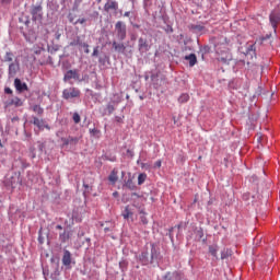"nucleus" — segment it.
Wrapping results in <instances>:
<instances>
[{
    "mask_svg": "<svg viewBox=\"0 0 280 280\" xmlns=\"http://www.w3.org/2000/svg\"><path fill=\"white\" fill-rule=\"evenodd\" d=\"M159 249H156V246L154 244L150 245V250L142 252L140 255V260L144 266H148V264H154L159 259Z\"/></svg>",
    "mask_w": 280,
    "mask_h": 280,
    "instance_id": "nucleus-1",
    "label": "nucleus"
},
{
    "mask_svg": "<svg viewBox=\"0 0 280 280\" xmlns=\"http://www.w3.org/2000/svg\"><path fill=\"white\" fill-rule=\"evenodd\" d=\"M269 21L275 32H277V25L280 23V2L279 4L271 11L269 15Z\"/></svg>",
    "mask_w": 280,
    "mask_h": 280,
    "instance_id": "nucleus-2",
    "label": "nucleus"
},
{
    "mask_svg": "<svg viewBox=\"0 0 280 280\" xmlns=\"http://www.w3.org/2000/svg\"><path fill=\"white\" fill-rule=\"evenodd\" d=\"M152 49V44L145 37H140L138 39V50L140 54H148V51Z\"/></svg>",
    "mask_w": 280,
    "mask_h": 280,
    "instance_id": "nucleus-3",
    "label": "nucleus"
},
{
    "mask_svg": "<svg viewBox=\"0 0 280 280\" xmlns=\"http://www.w3.org/2000/svg\"><path fill=\"white\" fill-rule=\"evenodd\" d=\"M115 30L118 40H126V24L121 21H118L115 25Z\"/></svg>",
    "mask_w": 280,
    "mask_h": 280,
    "instance_id": "nucleus-4",
    "label": "nucleus"
},
{
    "mask_svg": "<svg viewBox=\"0 0 280 280\" xmlns=\"http://www.w3.org/2000/svg\"><path fill=\"white\" fill-rule=\"evenodd\" d=\"M31 14L33 21H43V5H32L31 8Z\"/></svg>",
    "mask_w": 280,
    "mask_h": 280,
    "instance_id": "nucleus-5",
    "label": "nucleus"
},
{
    "mask_svg": "<svg viewBox=\"0 0 280 280\" xmlns=\"http://www.w3.org/2000/svg\"><path fill=\"white\" fill-rule=\"evenodd\" d=\"M80 95V90L77 88H68L62 92L63 100H73Z\"/></svg>",
    "mask_w": 280,
    "mask_h": 280,
    "instance_id": "nucleus-6",
    "label": "nucleus"
},
{
    "mask_svg": "<svg viewBox=\"0 0 280 280\" xmlns=\"http://www.w3.org/2000/svg\"><path fill=\"white\" fill-rule=\"evenodd\" d=\"M65 82L68 80H80V74L78 70H68L63 77Z\"/></svg>",
    "mask_w": 280,
    "mask_h": 280,
    "instance_id": "nucleus-7",
    "label": "nucleus"
},
{
    "mask_svg": "<svg viewBox=\"0 0 280 280\" xmlns=\"http://www.w3.org/2000/svg\"><path fill=\"white\" fill-rule=\"evenodd\" d=\"M33 124L34 126H37L39 130H44V128H47L49 130V125H45V120L36 116H33Z\"/></svg>",
    "mask_w": 280,
    "mask_h": 280,
    "instance_id": "nucleus-8",
    "label": "nucleus"
},
{
    "mask_svg": "<svg viewBox=\"0 0 280 280\" xmlns=\"http://www.w3.org/2000/svg\"><path fill=\"white\" fill-rule=\"evenodd\" d=\"M121 215L125 220H131V222H133L135 220L132 219V215H135V212L132 211V208H130V206L125 207Z\"/></svg>",
    "mask_w": 280,
    "mask_h": 280,
    "instance_id": "nucleus-9",
    "label": "nucleus"
},
{
    "mask_svg": "<svg viewBox=\"0 0 280 280\" xmlns=\"http://www.w3.org/2000/svg\"><path fill=\"white\" fill-rule=\"evenodd\" d=\"M119 9V3L117 1H107L104 4V10L108 13L110 10H118Z\"/></svg>",
    "mask_w": 280,
    "mask_h": 280,
    "instance_id": "nucleus-10",
    "label": "nucleus"
},
{
    "mask_svg": "<svg viewBox=\"0 0 280 280\" xmlns=\"http://www.w3.org/2000/svg\"><path fill=\"white\" fill-rule=\"evenodd\" d=\"M118 174H119V171L117 168H113V171L108 176V180L112 185H115L119 180Z\"/></svg>",
    "mask_w": 280,
    "mask_h": 280,
    "instance_id": "nucleus-11",
    "label": "nucleus"
},
{
    "mask_svg": "<svg viewBox=\"0 0 280 280\" xmlns=\"http://www.w3.org/2000/svg\"><path fill=\"white\" fill-rule=\"evenodd\" d=\"M14 86L19 93H23V91H27V83H22L21 79L14 80Z\"/></svg>",
    "mask_w": 280,
    "mask_h": 280,
    "instance_id": "nucleus-12",
    "label": "nucleus"
},
{
    "mask_svg": "<svg viewBox=\"0 0 280 280\" xmlns=\"http://www.w3.org/2000/svg\"><path fill=\"white\" fill-rule=\"evenodd\" d=\"M5 106H15V108H19L20 106H23V101L15 96L11 98L9 102H7Z\"/></svg>",
    "mask_w": 280,
    "mask_h": 280,
    "instance_id": "nucleus-13",
    "label": "nucleus"
},
{
    "mask_svg": "<svg viewBox=\"0 0 280 280\" xmlns=\"http://www.w3.org/2000/svg\"><path fill=\"white\" fill-rule=\"evenodd\" d=\"M112 45H113V48L115 49V51H117L118 54H125L126 45H124V43L113 42Z\"/></svg>",
    "mask_w": 280,
    "mask_h": 280,
    "instance_id": "nucleus-14",
    "label": "nucleus"
},
{
    "mask_svg": "<svg viewBox=\"0 0 280 280\" xmlns=\"http://www.w3.org/2000/svg\"><path fill=\"white\" fill-rule=\"evenodd\" d=\"M63 266H71V252L66 250L62 257Z\"/></svg>",
    "mask_w": 280,
    "mask_h": 280,
    "instance_id": "nucleus-15",
    "label": "nucleus"
},
{
    "mask_svg": "<svg viewBox=\"0 0 280 280\" xmlns=\"http://www.w3.org/2000/svg\"><path fill=\"white\" fill-rule=\"evenodd\" d=\"M185 60L189 61V67H195V65L198 62V58L196 57V54H190L188 56H185Z\"/></svg>",
    "mask_w": 280,
    "mask_h": 280,
    "instance_id": "nucleus-16",
    "label": "nucleus"
},
{
    "mask_svg": "<svg viewBox=\"0 0 280 280\" xmlns=\"http://www.w3.org/2000/svg\"><path fill=\"white\" fill-rule=\"evenodd\" d=\"M19 71V63L12 62L9 65V75L14 77Z\"/></svg>",
    "mask_w": 280,
    "mask_h": 280,
    "instance_id": "nucleus-17",
    "label": "nucleus"
},
{
    "mask_svg": "<svg viewBox=\"0 0 280 280\" xmlns=\"http://www.w3.org/2000/svg\"><path fill=\"white\" fill-rule=\"evenodd\" d=\"M164 280H180V273L178 272H168L165 275Z\"/></svg>",
    "mask_w": 280,
    "mask_h": 280,
    "instance_id": "nucleus-18",
    "label": "nucleus"
},
{
    "mask_svg": "<svg viewBox=\"0 0 280 280\" xmlns=\"http://www.w3.org/2000/svg\"><path fill=\"white\" fill-rule=\"evenodd\" d=\"M218 250H220V247H218V245H210V246H209V253H210V255H212V257H214L215 259H218Z\"/></svg>",
    "mask_w": 280,
    "mask_h": 280,
    "instance_id": "nucleus-19",
    "label": "nucleus"
},
{
    "mask_svg": "<svg viewBox=\"0 0 280 280\" xmlns=\"http://www.w3.org/2000/svg\"><path fill=\"white\" fill-rule=\"evenodd\" d=\"M125 187L127 189H130V191H135V189H137V186L135 185V182L132 180V178L127 179V182H125Z\"/></svg>",
    "mask_w": 280,
    "mask_h": 280,
    "instance_id": "nucleus-20",
    "label": "nucleus"
},
{
    "mask_svg": "<svg viewBox=\"0 0 280 280\" xmlns=\"http://www.w3.org/2000/svg\"><path fill=\"white\" fill-rule=\"evenodd\" d=\"M187 102H189V95L187 93L180 94V96L178 97V103L187 104Z\"/></svg>",
    "mask_w": 280,
    "mask_h": 280,
    "instance_id": "nucleus-21",
    "label": "nucleus"
},
{
    "mask_svg": "<svg viewBox=\"0 0 280 280\" xmlns=\"http://www.w3.org/2000/svg\"><path fill=\"white\" fill-rule=\"evenodd\" d=\"M69 237H71V233L65 231L63 233H61L59 235V240L60 242H62L65 244V242H68Z\"/></svg>",
    "mask_w": 280,
    "mask_h": 280,
    "instance_id": "nucleus-22",
    "label": "nucleus"
},
{
    "mask_svg": "<svg viewBox=\"0 0 280 280\" xmlns=\"http://www.w3.org/2000/svg\"><path fill=\"white\" fill-rule=\"evenodd\" d=\"M233 60V56L231 54H226L225 57H220L219 61L226 65V62H231Z\"/></svg>",
    "mask_w": 280,
    "mask_h": 280,
    "instance_id": "nucleus-23",
    "label": "nucleus"
},
{
    "mask_svg": "<svg viewBox=\"0 0 280 280\" xmlns=\"http://www.w3.org/2000/svg\"><path fill=\"white\" fill-rule=\"evenodd\" d=\"M148 178V174L141 173L138 176V185H143Z\"/></svg>",
    "mask_w": 280,
    "mask_h": 280,
    "instance_id": "nucleus-24",
    "label": "nucleus"
},
{
    "mask_svg": "<svg viewBox=\"0 0 280 280\" xmlns=\"http://www.w3.org/2000/svg\"><path fill=\"white\" fill-rule=\"evenodd\" d=\"M14 60V54L5 52L4 55V62H12Z\"/></svg>",
    "mask_w": 280,
    "mask_h": 280,
    "instance_id": "nucleus-25",
    "label": "nucleus"
},
{
    "mask_svg": "<svg viewBox=\"0 0 280 280\" xmlns=\"http://www.w3.org/2000/svg\"><path fill=\"white\" fill-rule=\"evenodd\" d=\"M33 112L36 113V115H43V113H45V110L43 109V107H40V105H34Z\"/></svg>",
    "mask_w": 280,
    "mask_h": 280,
    "instance_id": "nucleus-26",
    "label": "nucleus"
},
{
    "mask_svg": "<svg viewBox=\"0 0 280 280\" xmlns=\"http://www.w3.org/2000/svg\"><path fill=\"white\" fill-rule=\"evenodd\" d=\"M69 141H70V145H78V143L80 142V138L79 137H68Z\"/></svg>",
    "mask_w": 280,
    "mask_h": 280,
    "instance_id": "nucleus-27",
    "label": "nucleus"
},
{
    "mask_svg": "<svg viewBox=\"0 0 280 280\" xmlns=\"http://www.w3.org/2000/svg\"><path fill=\"white\" fill-rule=\"evenodd\" d=\"M82 44L83 43L80 40V37H77V39L70 43V47H78V45L82 47Z\"/></svg>",
    "mask_w": 280,
    "mask_h": 280,
    "instance_id": "nucleus-28",
    "label": "nucleus"
},
{
    "mask_svg": "<svg viewBox=\"0 0 280 280\" xmlns=\"http://www.w3.org/2000/svg\"><path fill=\"white\" fill-rule=\"evenodd\" d=\"M140 215L142 224H148V218H145V212H143V210H140Z\"/></svg>",
    "mask_w": 280,
    "mask_h": 280,
    "instance_id": "nucleus-29",
    "label": "nucleus"
},
{
    "mask_svg": "<svg viewBox=\"0 0 280 280\" xmlns=\"http://www.w3.org/2000/svg\"><path fill=\"white\" fill-rule=\"evenodd\" d=\"M131 196L132 198H138V200L142 203L145 202V198L143 196H139L137 192H133Z\"/></svg>",
    "mask_w": 280,
    "mask_h": 280,
    "instance_id": "nucleus-30",
    "label": "nucleus"
},
{
    "mask_svg": "<svg viewBox=\"0 0 280 280\" xmlns=\"http://www.w3.org/2000/svg\"><path fill=\"white\" fill-rule=\"evenodd\" d=\"M72 119H73L74 124H80V121H81L80 114L74 113L72 116Z\"/></svg>",
    "mask_w": 280,
    "mask_h": 280,
    "instance_id": "nucleus-31",
    "label": "nucleus"
},
{
    "mask_svg": "<svg viewBox=\"0 0 280 280\" xmlns=\"http://www.w3.org/2000/svg\"><path fill=\"white\" fill-rule=\"evenodd\" d=\"M81 47H83L84 54H91V50L89 49V44L83 43V44H81Z\"/></svg>",
    "mask_w": 280,
    "mask_h": 280,
    "instance_id": "nucleus-32",
    "label": "nucleus"
},
{
    "mask_svg": "<svg viewBox=\"0 0 280 280\" xmlns=\"http://www.w3.org/2000/svg\"><path fill=\"white\" fill-rule=\"evenodd\" d=\"M255 54V45H249L247 47V51H246V55L248 56V54Z\"/></svg>",
    "mask_w": 280,
    "mask_h": 280,
    "instance_id": "nucleus-33",
    "label": "nucleus"
},
{
    "mask_svg": "<svg viewBox=\"0 0 280 280\" xmlns=\"http://www.w3.org/2000/svg\"><path fill=\"white\" fill-rule=\"evenodd\" d=\"M61 142H62V147H67V145H70V141H69V138H61Z\"/></svg>",
    "mask_w": 280,
    "mask_h": 280,
    "instance_id": "nucleus-34",
    "label": "nucleus"
},
{
    "mask_svg": "<svg viewBox=\"0 0 280 280\" xmlns=\"http://www.w3.org/2000/svg\"><path fill=\"white\" fill-rule=\"evenodd\" d=\"M107 110H108L109 115L113 114L115 112V105L108 104L107 105Z\"/></svg>",
    "mask_w": 280,
    "mask_h": 280,
    "instance_id": "nucleus-35",
    "label": "nucleus"
},
{
    "mask_svg": "<svg viewBox=\"0 0 280 280\" xmlns=\"http://www.w3.org/2000/svg\"><path fill=\"white\" fill-rule=\"evenodd\" d=\"M90 133L91 135H100V130H97L96 128L90 129Z\"/></svg>",
    "mask_w": 280,
    "mask_h": 280,
    "instance_id": "nucleus-36",
    "label": "nucleus"
},
{
    "mask_svg": "<svg viewBox=\"0 0 280 280\" xmlns=\"http://www.w3.org/2000/svg\"><path fill=\"white\" fill-rule=\"evenodd\" d=\"M197 235H198L199 240H202L205 233L202 232V230H198Z\"/></svg>",
    "mask_w": 280,
    "mask_h": 280,
    "instance_id": "nucleus-37",
    "label": "nucleus"
},
{
    "mask_svg": "<svg viewBox=\"0 0 280 280\" xmlns=\"http://www.w3.org/2000/svg\"><path fill=\"white\" fill-rule=\"evenodd\" d=\"M226 257H229V253H226V252H222L221 253V259H226Z\"/></svg>",
    "mask_w": 280,
    "mask_h": 280,
    "instance_id": "nucleus-38",
    "label": "nucleus"
},
{
    "mask_svg": "<svg viewBox=\"0 0 280 280\" xmlns=\"http://www.w3.org/2000/svg\"><path fill=\"white\" fill-rule=\"evenodd\" d=\"M4 93H7V95H12V89L5 88Z\"/></svg>",
    "mask_w": 280,
    "mask_h": 280,
    "instance_id": "nucleus-39",
    "label": "nucleus"
},
{
    "mask_svg": "<svg viewBox=\"0 0 280 280\" xmlns=\"http://www.w3.org/2000/svg\"><path fill=\"white\" fill-rule=\"evenodd\" d=\"M100 50L97 49V47L94 48L92 56H98Z\"/></svg>",
    "mask_w": 280,
    "mask_h": 280,
    "instance_id": "nucleus-40",
    "label": "nucleus"
},
{
    "mask_svg": "<svg viewBox=\"0 0 280 280\" xmlns=\"http://www.w3.org/2000/svg\"><path fill=\"white\" fill-rule=\"evenodd\" d=\"M161 165H162L161 160H158V161L154 163V167H161Z\"/></svg>",
    "mask_w": 280,
    "mask_h": 280,
    "instance_id": "nucleus-41",
    "label": "nucleus"
},
{
    "mask_svg": "<svg viewBox=\"0 0 280 280\" xmlns=\"http://www.w3.org/2000/svg\"><path fill=\"white\" fill-rule=\"evenodd\" d=\"M77 23H80L82 25V24L86 23V20L84 18L83 19H79L77 21Z\"/></svg>",
    "mask_w": 280,
    "mask_h": 280,
    "instance_id": "nucleus-42",
    "label": "nucleus"
},
{
    "mask_svg": "<svg viewBox=\"0 0 280 280\" xmlns=\"http://www.w3.org/2000/svg\"><path fill=\"white\" fill-rule=\"evenodd\" d=\"M42 51H43V48H38V49L34 50V54L39 55Z\"/></svg>",
    "mask_w": 280,
    "mask_h": 280,
    "instance_id": "nucleus-43",
    "label": "nucleus"
},
{
    "mask_svg": "<svg viewBox=\"0 0 280 280\" xmlns=\"http://www.w3.org/2000/svg\"><path fill=\"white\" fill-rule=\"evenodd\" d=\"M124 16L130 18V11L125 12V13H124Z\"/></svg>",
    "mask_w": 280,
    "mask_h": 280,
    "instance_id": "nucleus-44",
    "label": "nucleus"
},
{
    "mask_svg": "<svg viewBox=\"0 0 280 280\" xmlns=\"http://www.w3.org/2000/svg\"><path fill=\"white\" fill-rule=\"evenodd\" d=\"M56 229H57L58 231H62V225H57Z\"/></svg>",
    "mask_w": 280,
    "mask_h": 280,
    "instance_id": "nucleus-45",
    "label": "nucleus"
},
{
    "mask_svg": "<svg viewBox=\"0 0 280 280\" xmlns=\"http://www.w3.org/2000/svg\"><path fill=\"white\" fill-rule=\"evenodd\" d=\"M3 3H10L12 0H2Z\"/></svg>",
    "mask_w": 280,
    "mask_h": 280,
    "instance_id": "nucleus-46",
    "label": "nucleus"
},
{
    "mask_svg": "<svg viewBox=\"0 0 280 280\" xmlns=\"http://www.w3.org/2000/svg\"><path fill=\"white\" fill-rule=\"evenodd\" d=\"M83 187H84L85 189H89V184H83Z\"/></svg>",
    "mask_w": 280,
    "mask_h": 280,
    "instance_id": "nucleus-47",
    "label": "nucleus"
},
{
    "mask_svg": "<svg viewBox=\"0 0 280 280\" xmlns=\"http://www.w3.org/2000/svg\"><path fill=\"white\" fill-rule=\"evenodd\" d=\"M266 38H270V36H269V35H267L265 38H262V40H266Z\"/></svg>",
    "mask_w": 280,
    "mask_h": 280,
    "instance_id": "nucleus-48",
    "label": "nucleus"
},
{
    "mask_svg": "<svg viewBox=\"0 0 280 280\" xmlns=\"http://www.w3.org/2000/svg\"><path fill=\"white\" fill-rule=\"evenodd\" d=\"M0 148H3V143L1 142V140H0Z\"/></svg>",
    "mask_w": 280,
    "mask_h": 280,
    "instance_id": "nucleus-49",
    "label": "nucleus"
},
{
    "mask_svg": "<svg viewBox=\"0 0 280 280\" xmlns=\"http://www.w3.org/2000/svg\"><path fill=\"white\" fill-rule=\"evenodd\" d=\"M133 207H139V206L137 205V201H135Z\"/></svg>",
    "mask_w": 280,
    "mask_h": 280,
    "instance_id": "nucleus-50",
    "label": "nucleus"
},
{
    "mask_svg": "<svg viewBox=\"0 0 280 280\" xmlns=\"http://www.w3.org/2000/svg\"><path fill=\"white\" fill-rule=\"evenodd\" d=\"M108 231H109L108 228H105V233H108Z\"/></svg>",
    "mask_w": 280,
    "mask_h": 280,
    "instance_id": "nucleus-51",
    "label": "nucleus"
},
{
    "mask_svg": "<svg viewBox=\"0 0 280 280\" xmlns=\"http://www.w3.org/2000/svg\"><path fill=\"white\" fill-rule=\"evenodd\" d=\"M173 119H174V124H176V117H173Z\"/></svg>",
    "mask_w": 280,
    "mask_h": 280,
    "instance_id": "nucleus-52",
    "label": "nucleus"
},
{
    "mask_svg": "<svg viewBox=\"0 0 280 280\" xmlns=\"http://www.w3.org/2000/svg\"><path fill=\"white\" fill-rule=\"evenodd\" d=\"M121 174H122V176H124V174H126V173H125V172H122Z\"/></svg>",
    "mask_w": 280,
    "mask_h": 280,
    "instance_id": "nucleus-53",
    "label": "nucleus"
}]
</instances>
